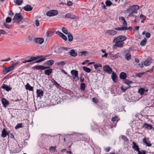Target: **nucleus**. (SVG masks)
<instances>
[{
	"label": "nucleus",
	"instance_id": "obj_33",
	"mask_svg": "<svg viewBox=\"0 0 154 154\" xmlns=\"http://www.w3.org/2000/svg\"><path fill=\"white\" fill-rule=\"evenodd\" d=\"M94 66L95 69H99V67H102V66L101 64L100 63H98L97 64H96L94 65Z\"/></svg>",
	"mask_w": 154,
	"mask_h": 154
},
{
	"label": "nucleus",
	"instance_id": "obj_44",
	"mask_svg": "<svg viewBox=\"0 0 154 154\" xmlns=\"http://www.w3.org/2000/svg\"><path fill=\"white\" fill-rule=\"evenodd\" d=\"M137 154H146V151L141 150H139Z\"/></svg>",
	"mask_w": 154,
	"mask_h": 154
},
{
	"label": "nucleus",
	"instance_id": "obj_45",
	"mask_svg": "<svg viewBox=\"0 0 154 154\" xmlns=\"http://www.w3.org/2000/svg\"><path fill=\"white\" fill-rule=\"evenodd\" d=\"M65 64V63L64 61H61L60 62H58L57 63V65L59 66H63Z\"/></svg>",
	"mask_w": 154,
	"mask_h": 154
},
{
	"label": "nucleus",
	"instance_id": "obj_20",
	"mask_svg": "<svg viewBox=\"0 0 154 154\" xmlns=\"http://www.w3.org/2000/svg\"><path fill=\"white\" fill-rule=\"evenodd\" d=\"M52 69L51 68L45 70L44 71V73L48 75H50L52 72Z\"/></svg>",
	"mask_w": 154,
	"mask_h": 154
},
{
	"label": "nucleus",
	"instance_id": "obj_15",
	"mask_svg": "<svg viewBox=\"0 0 154 154\" xmlns=\"http://www.w3.org/2000/svg\"><path fill=\"white\" fill-rule=\"evenodd\" d=\"M148 91L147 89H145L144 88H140L138 90L139 93L140 94V95H142L145 94H146V93Z\"/></svg>",
	"mask_w": 154,
	"mask_h": 154
},
{
	"label": "nucleus",
	"instance_id": "obj_2",
	"mask_svg": "<svg viewBox=\"0 0 154 154\" xmlns=\"http://www.w3.org/2000/svg\"><path fill=\"white\" fill-rule=\"evenodd\" d=\"M58 13V11L57 10H51L47 12L46 15L49 17L54 16L57 15Z\"/></svg>",
	"mask_w": 154,
	"mask_h": 154
},
{
	"label": "nucleus",
	"instance_id": "obj_55",
	"mask_svg": "<svg viewBox=\"0 0 154 154\" xmlns=\"http://www.w3.org/2000/svg\"><path fill=\"white\" fill-rule=\"evenodd\" d=\"M81 54L82 56V55L86 56V54H87V51H83L81 52Z\"/></svg>",
	"mask_w": 154,
	"mask_h": 154
},
{
	"label": "nucleus",
	"instance_id": "obj_24",
	"mask_svg": "<svg viewBox=\"0 0 154 154\" xmlns=\"http://www.w3.org/2000/svg\"><path fill=\"white\" fill-rule=\"evenodd\" d=\"M117 76L116 73L114 72H113L111 75V78L114 82H116V79L117 78Z\"/></svg>",
	"mask_w": 154,
	"mask_h": 154
},
{
	"label": "nucleus",
	"instance_id": "obj_17",
	"mask_svg": "<svg viewBox=\"0 0 154 154\" xmlns=\"http://www.w3.org/2000/svg\"><path fill=\"white\" fill-rule=\"evenodd\" d=\"M62 48L58 47H55L54 48V52L55 53L59 54L62 52Z\"/></svg>",
	"mask_w": 154,
	"mask_h": 154
},
{
	"label": "nucleus",
	"instance_id": "obj_42",
	"mask_svg": "<svg viewBox=\"0 0 154 154\" xmlns=\"http://www.w3.org/2000/svg\"><path fill=\"white\" fill-rule=\"evenodd\" d=\"M45 60H46L45 58H41V59H38V60L35 61V62H34V63H39L41 62L42 61H44Z\"/></svg>",
	"mask_w": 154,
	"mask_h": 154
},
{
	"label": "nucleus",
	"instance_id": "obj_6",
	"mask_svg": "<svg viewBox=\"0 0 154 154\" xmlns=\"http://www.w3.org/2000/svg\"><path fill=\"white\" fill-rule=\"evenodd\" d=\"M1 101L3 106L5 108H6L10 104L9 101L4 98H3L2 99Z\"/></svg>",
	"mask_w": 154,
	"mask_h": 154
},
{
	"label": "nucleus",
	"instance_id": "obj_51",
	"mask_svg": "<svg viewBox=\"0 0 154 154\" xmlns=\"http://www.w3.org/2000/svg\"><path fill=\"white\" fill-rule=\"evenodd\" d=\"M115 29L117 30H121V31H124V26H123L122 27H117L115 28Z\"/></svg>",
	"mask_w": 154,
	"mask_h": 154
},
{
	"label": "nucleus",
	"instance_id": "obj_46",
	"mask_svg": "<svg viewBox=\"0 0 154 154\" xmlns=\"http://www.w3.org/2000/svg\"><path fill=\"white\" fill-rule=\"evenodd\" d=\"M125 84L128 85L129 84L132 83V82L129 81L127 79H126L125 81Z\"/></svg>",
	"mask_w": 154,
	"mask_h": 154
},
{
	"label": "nucleus",
	"instance_id": "obj_58",
	"mask_svg": "<svg viewBox=\"0 0 154 154\" xmlns=\"http://www.w3.org/2000/svg\"><path fill=\"white\" fill-rule=\"evenodd\" d=\"M31 61H35L36 60V58L35 57H32V56L30 58Z\"/></svg>",
	"mask_w": 154,
	"mask_h": 154
},
{
	"label": "nucleus",
	"instance_id": "obj_63",
	"mask_svg": "<svg viewBox=\"0 0 154 154\" xmlns=\"http://www.w3.org/2000/svg\"><path fill=\"white\" fill-rule=\"evenodd\" d=\"M4 25L6 28L9 29L11 28L10 26H9V25H8L7 23H4Z\"/></svg>",
	"mask_w": 154,
	"mask_h": 154
},
{
	"label": "nucleus",
	"instance_id": "obj_12",
	"mask_svg": "<svg viewBox=\"0 0 154 154\" xmlns=\"http://www.w3.org/2000/svg\"><path fill=\"white\" fill-rule=\"evenodd\" d=\"M133 146L132 147L134 151L138 152L140 150V148L138 145H137L136 143L133 142H132Z\"/></svg>",
	"mask_w": 154,
	"mask_h": 154
},
{
	"label": "nucleus",
	"instance_id": "obj_5",
	"mask_svg": "<svg viewBox=\"0 0 154 154\" xmlns=\"http://www.w3.org/2000/svg\"><path fill=\"white\" fill-rule=\"evenodd\" d=\"M103 69L105 72L109 74H111L112 72V69L108 65L104 66Z\"/></svg>",
	"mask_w": 154,
	"mask_h": 154
},
{
	"label": "nucleus",
	"instance_id": "obj_10",
	"mask_svg": "<svg viewBox=\"0 0 154 154\" xmlns=\"http://www.w3.org/2000/svg\"><path fill=\"white\" fill-rule=\"evenodd\" d=\"M36 93L37 97H41L43 96L44 94L43 91L41 89H37Z\"/></svg>",
	"mask_w": 154,
	"mask_h": 154
},
{
	"label": "nucleus",
	"instance_id": "obj_37",
	"mask_svg": "<svg viewBox=\"0 0 154 154\" xmlns=\"http://www.w3.org/2000/svg\"><path fill=\"white\" fill-rule=\"evenodd\" d=\"M23 127V124L22 123H18L15 127V129H17L20 128H22Z\"/></svg>",
	"mask_w": 154,
	"mask_h": 154
},
{
	"label": "nucleus",
	"instance_id": "obj_29",
	"mask_svg": "<svg viewBox=\"0 0 154 154\" xmlns=\"http://www.w3.org/2000/svg\"><path fill=\"white\" fill-rule=\"evenodd\" d=\"M68 40L69 42H71L72 40L73 37L72 36L70 32H69L68 34Z\"/></svg>",
	"mask_w": 154,
	"mask_h": 154
},
{
	"label": "nucleus",
	"instance_id": "obj_31",
	"mask_svg": "<svg viewBox=\"0 0 154 154\" xmlns=\"http://www.w3.org/2000/svg\"><path fill=\"white\" fill-rule=\"evenodd\" d=\"M120 119L118 116H115L114 117H113L112 119L111 120L112 122H114L116 121L117 122Z\"/></svg>",
	"mask_w": 154,
	"mask_h": 154
},
{
	"label": "nucleus",
	"instance_id": "obj_16",
	"mask_svg": "<svg viewBox=\"0 0 154 154\" xmlns=\"http://www.w3.org/2000/svg\"><path fill=\"white\" fill-rule=\"evenodd\" d=\"M116 42L115 45L119 47H121L123 46L124 42H122L119 41H113Z\"/></svg>",
	"mask_w": 154,
	"mask_h": 154
},
{
	"label": "nucleus",
	"instance_id": "obj_13",
	"mask_svg": "<svg viewBox=\"0 0 154 154\" xmlns=\"http://www.w3.org/2000/svg\"><path fill=\"white\" fill-rule=\"evenodd\" d=\"M7 135L9 137L8 132H7V131L5 128H4L2 131L1 136L5 138Z\"/></svg>",
	"mask_w": 154,
	"mask_h": 154
},
{
	"label": "nucleus",
	"instance_id": "obj_21",
	"mask_svg": "<svg viewBox=\"0 0 154 154\" xmlns=\"http://www.w3.org/2000/svg\"><path fill=\"white\" fill-rule=\"evenodd\" d=\"M25 88L26 90L29 91H32L33 90V87L31 86L29 83H27L25 85Z\"/></svg>",
	"mask_w": 154,
	"mask_h": 154
},
{
	"label": "nucleus",
	"instance_id": "obj_60",
	"mask_svg": "<svg viewBox=\"0 0 154 154\" xmlns=\"http://www.w3.org/2000/svg\"><path fill=\"white\" fill-rule=\"evenodd\" d=\"M66 5L68 6H72V2L69 1L67 2Z\"/></svg>",
	"mask_w": 154,
	"mask_h": 154
},
{
	"label": "nucleus",
	"instance_id": "obj_43",
	"mask_svg": "<svg viewBox=\"0 0 154 154\" xmlns=\"http://www.w3.org/2000/svg\"><path fill=\"white\" fill-rule=\"evenodd\" d=\"M62 30L63 32L66 34H67L69 33L67 29L64 27H63L62 28Z\"/></svg>",
	"mask_w": 154,
	"mask_h": 154
},
{
	"label": "nucleus",
	"instance_id": "obj_49",
	"mask_svg": "<svg viewBox=\"0 0 154 154\" xmlns=\"http://www.w3.org/2000/svg\"><path fill=\"white\" fill-rule=\"evenodd\" d=\"M47 57L46 56H45L43 55H41V56H38L37 57H35L36 58V60L38 59H40L41 58H45L46 57Z\"/></svg>",
	"mask_w": 154,
	"mask_h": 154
},
{
	"label": "nucleus",
	"instance_id": "obj_19",
	"mask_svg": "<svg viewBox=\"0 0 154 154\" xmlns=\"http://www.w3.org/2000/svg\"><path fill=\"white\" fill-rule=\"evenodd\" d=\"M126 77V74L124 72H122L120 74L119 77L121 79H125Z\"/></svg>",
	"mask_w": 154,
	"mask_h": 154
},
{
	"label": "nucleus",
	"instance_id": "obj_3",
	"mask_svg": "<svg viewBox=\"0 0 154 154\" xmlns=\"http://www.w3.org/2000/svg\"><path fill=\"white\" fill-rule=\"evenodd\" d=\"M127 39V37L125 36L121 35L117 36L115 38L113 41H119L124 42H123L125 40Z\"/></svg>",
	"mask_w": 154,
	"mask_h": 154
},
{
	"label": "nucleus",
	"instance_id": "obj_59",
	"mask_svg": "<svg viewBox=\"0 0 154 154\" xmlns=\"http://www.w3.org/2000/svg\"><path fill=\"white\" fill-rule=\"evenodd\" d=\"M92 100L95 103H98V101L97 99L95 97L93 98Z\"/></svg>",
	"mask_w": 154,
	"mask_h": 154
},
{
	"label": "nucleus",
	"instance_id": "obj_53",
	"mask_svg": "<svg viewBox=\"0 0 154 154\" xmlns=\"http://www.w3.org/2000/svg\"><path fill=\"white\" fill-rule=\"evenodd\" d=\"M56 34L60 36L61 37H62V35H64L63 33L59 31H57L56 32Z\"/></svg>",
	"mask_w": 154,
	"mask_h": 154
},
{
	"label": "nucleus",
	"instance_id": "obj_38",
	"mask_svg": "<svg viewBox=\"0 0 154 154\" xmlns=\"http://www.w3.org/2000/svg\"><path fill=\"white\" fill-rule=\"evenodd\" d=\"M54 63V61L52 60H51L48 61L47 63L48 65L50 66L52 65Z\"/></svg>",
	"mask_w": 154,
	"mask_h": 154
},
{
	"label": "nucleus",
	"instance_id": "obj_56",
	"mask_svg": "<svg viewBox=\"0 0 154 154\" xmlns=\"http://www.w3.org/2000/svg\"><path fill=\"white\" fill-rule=\"evenodd\" d=\"M0 33L3 35H5L6 34L5 31L3 29H1L0 30Z\"/></svg>",
	"mask_w": 154,
	"mask_h": 154
},
{
	"label": "nucleus",
	"instance_id": "obj_18",
	"mask_svg": "<svg viewBox=\"0 0 154 154\" xmlns=\"http://www.w3.org/2000/svg\"><path fill=\"white\" fill-rule=\"evenodd\" d=\"M23 9L27 11H30L32 9V8L29 5H26L23 8Z\"/></svg>",
	"mask_w": 154,
	"mask_h": 154
},
{
	"label": "nucleus",
	"instance_id": "obj_52",
	"mask_svg": "<svg viewBox=\"0 0 154 154\" xmlns=\"http://www.w3.org/2000/svg\"><path fill=\"white\" fill-rule=\"evenodd\" d=\"M33 38V36L32 35H30L29 36L28 39L30 41H32Z\"/></svg>",
	"mask_w": 154,
	"mask_h": 154
},
{
	"label": "nucleus",
	"instance_id": "obj_48",
	"mask_svg": "<svg viewBox=\"0 0 154 154\" xmlns=\"http://www.w3.org/2000/svg\"><path fill=\"white\" fill-rule=\"evenodd\" d=\"M6 22L7 23H9L11 22V19L10 17H8L6 19Z\"/></svg>",
	"mask_w": 154,
	"mask_h": 154
},
{
	"label": "nucleus",
	"instance_id": "obj_39",
	"mask_svg": "<svg viewBox=\"0 0 154 154\" xmlns=\"http://www.w3.org/2000/svg\"><path fill=\"white\" fill-rule=\"evenodd\" d=\"M80 88L82 91H84L85 89V84L84 83H82L80 84Z\"/></svg>",
	"mask_w": 154,
	"mask_h": 154
},
{
	"label": "nucleus",
	"instance_id": "obj_35",
	"mask_svg": "<svg viewBox=\"0 0 154 154\" xmlns=\"http://www.w3.org/2000/svg\"><path fill=\"white\" fill-rule=\"evenodd\" d=\"M23 1V0H16L15 1H14V2L18 5H20L22 4Z\"/></svg>",
	"mask_w": 154,
	"mask_h": 154
},
{
	"label": "nucleus",
	"instance_id": "obj_25",
	"mask_svg": "<svg viewBox=\"0 0 154 154\" xmlns=\"http://www.w3.org/2000/svg\"><path fill=\"white\" fill-rule=\"evenodd\" d=\"M43 66L42 65H36L33 68L38 70H43Z\"/></svg>",
	"mask_w": 154,
	"mask_h": 154
},
{
	"label": "nucleus",
	"instance_id": "obj_62",
	"mask_svg": "<svg viewBox=\"0 0 154 154\" xmlns=\"http://www.w3.org/2000/svg\"><path fill=\"white\" fill-rule=\"evenodd\" d=\"M54 85L57 88H59L60 87H61L60 84H58L57 82H56Z\"/></svg>",
	"mask_w": 154,
	"mask_h": 154
},
{
	"label": "nucleus",
	"instance_id": "obj_27",
	"mask_svg": "<svg viewBox=\"0 0 154 154\" xmlns=\"http://www.w3.org/2000/svg\"><path fill=\"white\" fill-rule=\"evenodd\" d=\"M127 12L128 13H131L134 14V13H137V11L135 10H133L130 8H129L127 10Z\"/></svg>",
	"mask_w": 154,
	"mask_h": 154
},
{
	"label": "nucleus",
	"instance_id": "obj_54",
	"mask_svg": "<svg viewBox=\"0 0 154 154\" xmlns=\"http://www.w3.org/2000/svg\"><path fill=\"white\" fill-rule=\"evenodd\" d=\"M120 57V54L119 53H118L114 55V58H113V59H115L116 58H118L119 57Z\"/></svg>",
	"mask_w": 154,
	"mask_h": 154
},
{
	"label": "nucleus",
	"instance_id": "obj_34",
	"mask_svg": "<svg viewBox=\"0 0 154 154\" xmlns=\"http://www.w3.org/2000/svg\"><path fill=\"white\" fill-rule=\"evenodd\" d=\"M125 58L128 60H129L131 59V55L129 53H126L125 55Z\"/></svg>",
	"mask_w": 154,
	"mask_h": 154
},
{
	"label": "nucleus",
	"instance_id": "obj_41",
	"mask_svg": "<svg viewBox=\"0 0 154 154\" xmlns=\"http://www.w3.org/2000/svg\"><path fill=\"white\" fill-rule=\"evenodd\" d=\"M121 138L122 139L124 140L125 142H128V139L125 136L122 135Z\"/></svg>",
	"mask_w": 154,
	"mask_h": 154
},
{
	"label": "nucleus",
	"instance_id": "obj_4",
	"mask_svg": "<svg viewBox=\"0 0 154 154\" xmlns=\"http://www.w3.org/2000/svg\"><path fill=\"white\" fill-rule=\"evenodd\" d=\"M71 73L73 76L72 78L73 79H76L77 80H79V78L78 76V71L77 70H72L71 71Z\"/></svg>",
	"mask_w": 154,
	"mask_h": 154
},
{
	"label": "nucleus",
	"instance_id": "obj_9",
	"mask_svg": "<svg viewBox=\"0 0 154 154\" xmlns=\"http://www.w3.org/2000/svg\"><path fill=\"white\" fill-rule=\"evenodd\" d=\"M106 33L109 35L114 36L116 33L117 32L114 30L108 29L106 30Z\"/></svg>",
	"mask_w": 154,
	"mask_h": 154
},
{
	"label": "nucleus",
	"instance_id": "obj_40",
	"mask_svg": "<svg viewBox=\"0 0 154 154\" xmlns=\"http://www.w3.org/2000/svg\"><path fill=\"white\" fill-rule=\"evenodd\" d=\"M105 4L107 6H110L112 4V3L109 0H107L106 1Z\"/></svg>",
	"mask_w": 154,
	"mask_h": 154
},
{
	"label": "nucleus",
	"instance_id": "obj_7",
	"mask_svg": "<svg viewBox=\"0 0 154 154\" xmlns=\"http://www.w3.org/2000/svg\"><path fill=\"white\" fill-rule=\"evenodd\" d=\"M1 87L3 89H4L7 91H11L12 88L10 86H8V85L5 84L3 85Z\"/></svg>",
	"mask_w": 154,
	"mask_h": 154
},
{
	"label": "nucleus",
	"instance_id": "obj_14",
	"mask_svg": "<svg viewBox=\"0 0 154 154\" xmlns=\"http://www.w3.org/2000/svg\"><path fill=\"white\" fill-rule=\"evenodd\" d=\"M65 17L67 18H71L72 19L76 18V16L72 13H68L65 15Z\"/></svg>",
	"mask_w": 154,
	"mask_h": 154
},
{
	"label": "nucleus",
	"instance_id": "obj_23",
	"mask_svg": "<svg viewBox=\"0 0 154 154\" xmlns=\"http://www.w3.org/2000/svg\"><path fill=\"white\" fill-rule=\"evenodd\" d=\"M69 54L72 56L75 57L77 55L76 52H75L74 49H71L69 51Z\"/></svg>",
	"mask_w": 154,
	"mask_h": 154
},
{
	"label": "nucleus",
	"instance_id": "obj_64",
	"mask_svg": "<svg viewBox=\"0 0 154 154\" xmlns=\"http://www.w3.org/2000/svg\"><path fill=\"white\" fill-rule=\"evenodd\" d=\"M65 41H66L67 40V38L66 36L64 34L63 35H62V37H61Z\"/></svg>",
	"mask_w": 154,
	"mask_h": 154
},
{
	"label": "nucleus",
	"instance_id": "obj_11",
	"mask_svg": "<svg viewBox=\"0 0 154 154\" xmlns=\"http://www.w3.org/2000/svg\"><path fill=\"white\" fill-rule=\"evenodd\" d=\"M142 128L147 129L151 130L152 128V125L146 123H144V125L142 127Z\"/></svg>",
	"mask_w": 154,
	"mask_h": 154
},
{
	"label": "nucleus",
	"instance_id": "obj_50",
	"mask_svg": "<svg viewBox=\"0 0 154 154\" xmlns=\"http://www.w3.org/2000/svg\"><path fill=\"white\" fill-rule=\"evenodd\" d=\"M132 29V28L131 26H129L127 27V26H124V30H131Z\"/></svg>",
	"mask_w": 154,
	"mask_h": 154
},
{
	"label": "nucleus",
	"instance_id": "obj_32",
	"mask_svg": "<svg viewBox=\"0 0 154 154\" xmlns=\"http://www.w3.org/2000/svg\"><path fill=\"white\" fill-rule=\"evenodd\" d=\"M131 9L135 10H138L139 8V6L136 5H133L130 6V8Z\"/></svg>",
	"mask_w": 154,
	"mask_h": 154
},
{
	"label": "nucleus",
	"instance_id": "obj_61",
	"mask_svg": "<svg viewBox=\"0 0 154 154\" xmlns=\"http://www.w3.org/2000/svg\"><path fill=\"white\" fill-rule=\"evenodd\" d=\"M146 37L147 38H149L150 36V34L149 32H147L145 34Z\"/></svg>",
	"mask_w": 154,
	"mask_h": 154
},
{
	"label": "nucleus",
	"instance_id": "obj_22",
	"mask_svg": "<svg viewBox=\"0 0 154 154\" xmlns=\"http://www.w3.org/2000/svg\"><path fill=\"white\" fill-rule=\"evenodd\" d=\"M14 69V66H11L8 68H7L6 70L5 71V74H6L10 71L13 70Z\"/></svg>",
	"mask_w": 154,
	"mask_h": 154
},
{
	"label": "nucleus",
	"instance_id": "obj_28",
	"mask_svg": "<svg viewBox=\"0 0 154 154\" xmlns=\"http://www.w3.org/2000/svg\"><path fill=\"white\" fill-rule=\"evenodd\" d=\"M54 33L51 31H48L46 32V35L47 37H49L52 36Z\"/></svg>",
	"mask_w": 154,
	"mask_h": 154
},
{
	"label": "nucleus",
	"instance_id": "obj_30",
	"mask_svg": "<svg viewBox=\"0 0 154 154\" xmlns=\"http://www.w3.org/2000/svg\"><path fill=\"white\" fill-rule=\"evenodd\" d=\"M83 69L86 72L89 73L91 72V70L90 69L84 66L83 67Z\"/></svg>",
	"mask_w": 154,
	"mask_h": 154
},
{
	"label": "nucleus",
	"instance_id": "obj_26",
	"mask_svg": "<svg viewBox=\"0 0 154 154\" xmlns=\"http://www.w3.org/2000/svg\"><path fill=\"white\" fill-rule=\"evenodd\" d=\"M147 42V39L146 38H144L143 40H142L140 42V44L142 46H144L146 44Z\"/></svg>",
	"mask_w": 154,
	"mask_h": 154
},
{
	"label": "nucleus",
	"instance_id": "obj_57",
	"mask_svg": "<svg viewBox=\"0 0 154 154\" xmlns=\"http://www.w3.org/2000/svg\"><path fill=\"white\" fill-rule=\"evenodd\" d=\"M144 74V72H143V73H137L136 74V75L139 77H141L142 75Z\"/></svg>",
	"mask_w": 154,
	"mask_h": 154
},
{
	"label": "nucleus",
	"instance_id": "obj_1",
	"mask_svg": "<svg viewBox=\"0 0 154 154\" xmlns=\"http://www.w3.org/2000/svg\"><path fill=\"white\" fill-rule=\"evenodd\" d=\"M23 17L20 13H16L13 18V20H14V22L19 23L22 20Z\"/></svg>",
	"mask_w": 154,
	"mask_h": 154
},
{
	"label": "nucleus",
	"instance_id": "obj_47",
	"mask_svg": "<svg viewBox=\"0 0 154 154\" xmlns=\"http://www.w3.org/2000/svg\"><path fill=\"white\" fill-rule=\"evenodd\" d=\"M128 88V87H124L123 85H122L121 87V90L123 91H125Z\"/></svg>",
	"mask_w": 154,
	"mask_h": 154
},
{
	"label": "nucleus",
	"instance_id": "obj_36",
	"mask_svg": "<svg viewBox=\"0 0 154 154\" xmlns=\"http://www.w3.org/2000/svg\"><path fill=\"white\" fill-rule=\"evenodd\" d=\"M151 63L150 61L149 60H146L144 63V64L146 66L149 65Z\"/></svg>",
	"mask_w": 154,
	"mask_h": 154
},
{
	"label": "nucleus",
	"instance_id": "obj_8",
	"mask_svg": "<svg viewBox=\"0 0 154 154\" xmlns=\"http://www.w3.org/2000/svg\"><path fill=\"white\" fill-rule=\"evenodd\" d=\"M44 39L41 38H35L34 41L37 44H41L44 42Z\"/></svg>",
	"mask_w": 154,
	"mask_h": 154
}]
</instances>
